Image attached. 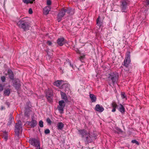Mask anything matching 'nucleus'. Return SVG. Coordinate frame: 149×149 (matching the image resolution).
<instances>
[{
  "instance_id": "nucleus-1",
  "label": "nucleus",
  "mask_w": 149,
  "mask_h": 149,
  "mask_svg": "<svg viewBox=\"0 0 149 149\" xmlns=\"http://www.w3.org/2000/svg\"><path fill=\"white\" fill-rule=\"evenodd\" d=\"M120 7L122 12H126L128 6L130 3V0H120Z\"/></svg>"
},
{
  "instance_id": "nucleus-2",
  "label": "nucleus",
  "mask_w": 149,
  "mask_h": 149,
  "mask_svg": "<svg viewBox=\"0 0 149 149\" xmlns=\"http://www.w3.org/2000/svg\"><path fill=\"white\" fill-rule=\"evenodd\" d=\"M17 25L19 28L22 29L24 31L29 29V23L25 20L19 21L17 23Z\"/></svg>"
},
{
  "instance_id": "nucleus-3",
  "label": "nucleus",
  "mask_w": 149,
  "mask_h": 149,
  "mask_svg": "<svg viewBox=\"0 0 149 149\" xmlns=\"http://www.w3.org/2000/svg\"><path fill=\"white\" fill-rule=\"evenodd\" d=\"M97 138V136L94 133H89L86 136L85 140L86 142L88 144L96 139Z\"/></svg>"
},
{
  "instance_id": "nucleus-4",
  "label": "nucleus",
  "mask_w": 149,
  "mask_h": 149,
  "mask_svg": "<svg viewBox=\"0 0 149 149\" xmlns=\"http://www.w3.org/2000/svg\"><path fill=\"white\" fill-rule=\"evenodd\" d=\"M118 77V73L115 72L109 74L108 78L109 80H111L113 83L114 84L117 81Z\"/></svg>"
},
{
  "instance_id": "nucleus-5",
  "label": "nucleus",
  "mask_w": 149,
  "mask_h": 149,
  "mask_svg": "<svg viewBox=\"0 0 149 149\" xmlns=\"http://www.w3.org/2000/svg\"><path fill=\"white\" fill-rule=\"evenodd\" d=\"M46 95L48 101L51 102L52 101L53 95L52 90L48 89L46 91Z\"/></svg>"
},
{
  "instance_id": "nucleus-6",
  "label": "nucleus",
  "mask_w": 149,
  "mask_h": 149,
  "mask_svg": "<svg viewBox=\"0 0 149 149\" xmlns=\"http://www.w3.org/2000/svg\"><path fill=\"white\" fill-rule=\"evenodd\" d=\"M66 9L62 8L60 12L58 14L57 17V20L58 22H60L62 18L64 16L66 13Z\"/></svg>"
},
{
  "instance_id": "nucleus-7",
  "label": "nucleus",
  "mask_w": 149,
  "mask_h": 149,
  "mask_svg": "<svg viewBox=\"0 0 149 149\" xmlns=\"http://www.w3.org/2000/svg\"><path fill=\"white\" fill-rule=\"evenodd\" d=\"M15 127V132L16 135L18 136L19 131L22 129L21 122L20 121L16 123Z\"/></svg>"
},
{
  "instance_id": "nucleus-8",
  "label": "nucleus",
  "mask_w": 149,
  "mask_h": 149,
  "mask_svg": "<svg viewBox=\"0 0 149 149\" xmlns=\"http://www.w3.org/2000/svg\"><path fill=\"white\" fill-rule=\"evenodd\" d=\"M13 86L17 90H18L21 86L20 82L19 81H17L16 80L14 81L13 83Z\"/></svg>"
},
{
  "instance_id": "nucleus-9",
  "label": "nucleus",
  "mask_w": 149,
  "mask_h": 149,
  "mask_svg": "<svg viewBox=\"0 0 149 149\" xmlns=\"http://www.w3.org/2000/svg\"><path fill=\"white\" fill-rule=\"evenodd\" d=\"M57 44L60 46H62L65 42V40L63 38H59L57 40Z\"/></svg>"
},
{
  "instance_id": "nucleus-10",
  "label": "nucleus",
  "mask_w": 149,
  "mask_h": 149,
  "mask_svg": "<svg viewBox=\"0 0 149 149\" xmlns=\"http://www.w3.org/2000/svg\"><path fill=\"white\" fill-rule=\"evenodd\" d=\"M28 124L31 127L33 128L37 125V123L36 120L32 118L31 121L28 122Z\"/></svg>"
},
{
  "instance_id": "nucleus-11",
  "label": "nucleus",
  "mask_w": 149,
  "mask_h": 149,
  "mask_svg": "<svg viewBox=\"0 0 149 149\" xmlns=\"http://www.w3.org/2000/svg\"><path fill=\"white\" fill-rule=\"evenodd\" d=\"M8 73L10 79L11 80H13L14 75L12 70L10 69L8 70Z\"/></svg>"
},
{
  "instance_id": "nucleus-12",
  "label": "nucleus",
  "mask_w": 149,
  "mask_h": 149,
  "mask_svg": "<svg viewBox=\"0 0 149 149\" xmlns=\"http://www.w3.org/2000/svg\"><path fill=\"white\" fill-rule=\"evenodd\" d=\"M118 110L122 113H124L125 112V108L123 105L121 104L118 105Z\"/></svg>"
},
{
  "instance_id": "nucleus-13",
  "label": "nucleus",
  "mask_w": 149,
  "mask_h": 149,
  "mask_svg": "<svg viewBox=\"0 0 149 149\" xmlns=\"http://www.w3.org/2000/svg\"><path fill=\"white\" fill-rule=\"evenodd\" d=\"M61 95L62 98L65 100V102H68V101L67 96L66 94L63 92L61 91Z\"/></svg>"
},
{
  "instance_id": "nucleus-14",
  "label": "nucleus",
  "mask_w": 149,
  "mask_h": 149,
  "mask_svg": "<svg viewBox=\"0 0 149 149\" xmlns=\"http://www.w3.org/2000/svg\"><path fill=\"white\" fill-rule=\"evenodd\" d=\"M111 107L113 108L112 110V111L114 112L116 111V108L118 107V105L117 104L116 102H113L111 104Z\"/></svg>"
},
{
  "instance_id": "nucleus-15",
  "label": "nucleus",
  "mask_w": 149,
  "mask_h": 149,
  "mask_svg": "<svg viewBox=\"0 0 149 149\" xmlns=\"http://www.w3.org/2000/svg\"><path fill=\"white\" fill-rule=\"evenodd\" d=\"M80 134L81 135L82 138L86 137V136L88 135V133L85 130H82L79 131Z\"/></svg>"
},
{
  "instance_id": "nucleus-16",
  "label": "nucleus",
  "mask_w": 149,
  "mask_h": 149,
  "mask_svg": "<svg viewBox=\"0 0 149 149\" xmlns=\"http://www.w3.org/2000/svg\"><path fill=\"white\" fill-rule=\"evenodd\" d=\"M95 109L97 111L102 112L104 110V108L102 106H100L99 104H97L96 106Z\"/></svg>"
},
{
  "instance_id": "nucleus-17",
  "label": "nucleus",
  "mask_w": 149,
  "mask_h": 149,
  "mask_svg": "<svg viewBox=\"0 0 149 149\" xmlns=\"http://www.w3.org/2000/svg\"><path fill=\"white\" fill-rule=\"evenodd\" d=\"M64 126V124L62 122H59L57 124V129L58 130H61Z\"/></svg>"
},
{
  "instance_id": "nucleus-18",
  "label": "nucleus",
  "mask_w": 149,
  "mask_h": 149,
  "mask_svg": "<svg viewBox=\"0 0 149 149\" xmlns=\"http://www.w3.org/2000/svg\"><path fill=\"white\" fill-rule=\"evenodd\" d=\"M130 59L125 58L124 61V66L127 68L129 64L130 63Z\"/></svg>"
},
{
  "instance_id": "nucleus-19",
  "label": "nucleus",
  "mask_w": 149,
  "mask_h": 149,
  "mask_svg": "<svg viewBox=\"0 0 149 149\" xmlns=\"http://www.w3.org/2000/svg\"><path fill=\"white\" fill-rule=\"evenodd\" d=\"M90 97L92 102H95L96 101V98L94 94H90Z\"/></svg>"
},
{
  "instance_id": "nucleus-20",
  "label": "nucleus",
  "mask_w": 149,
  "mask_h": 149,
  "mask_svg": "<svg viewBox=\"0 0 149 149\" xmlns=\"http://www.w3.org/2000/svg\"><path fill=\"white\" fill-rule=\"evenodd\" d=\"M50 10V8L49 7H47L43 9L44 13L46 15H47L49 13V12Z\"/></svg>"
},
{
  "instance_id": "nucleus-21",
  "label": "nucleus",
  "mask_w": 149,
  "mask_h": 149,
  "mask_svg": "<svg viewBox=\"0 0 149 149\" xmlns=\"http://www.w3.org/2000/svg\"><path fill=\"white\" fill-rule=\"evenodd\" d=\"M62 80H57L53 83L54 85L57 87H59L61 84Z\"/></svg>"
},
{
  "instance_id": "nucleus-22",
  "label": "nucleus",
  "mask_w": 149,
  "mask_h": 149,
  "mask_svg": "<svg viewBox=\"0 0 149 149\" xmlns=\"http://www.w3.org/2000/svg\"><path fill=\"white\" fill-rule=\"evenodd\" d=\"M10 89L9 88L6 89L4 91V93L5 95L9 96L10 95Z\"/></svg>"
},
{
  "instance_id": "nucleus-23",
  "label": "nucleus",
  "mask_w": 149,
  "mask_h": 149,
  "mask_svg": "<svg viewBox=\"0 0 149 149\" xmlns=\"http://www.w3.org/2000/svg\"><path fill=\"white\" fill-rule=\"evenodd\" d=\"M31 111L30 109L29 108H26L25 110V116L29 117L30 116V112Z\"/></svg>"
},
{
  "instance_id": "nucleus-24",
  "label": "nucleus",
  "mask_w": 149,
  "mask_h": 149,
  "mask_svg": "<svg viewBox=\"0 0 149 149\" xmlns=\"http://www.w3.org/2000/svg\"><path fill=\"white\" fill-rule=\"evenodd\" d=\"M100 16H99L97 18V21H96V23L97 24V26H98L99 28H98L100 29L101 26L102 25V22H101L100 21Z\"/></svg>"
},
{
  "instance_id": "nucleus-25",
  "label": "nucleus",
  "mask_w": 149,
  "mask_h": 149,
  "mask_svg": "<svg viewBox=\"0 0 149 149\" xmlns=\"http://www.w3.org/2000/svg\"><path fill=\"white\" fill-rule=\"evenodd\" d=\"M23 2L25 3L28 4L29 3H33L34 1H35V0H22Z\"/></svg>"
},
{
  "instance_id": "nucleus-26",
  "label": "nucleus",
  "mask_w": 149,
  "mask_h": 149,
  "mask_svg": "<svg viewBox=\"0 0 149 149\" xmlns=\"http://www.w3.org/2000/svg\"><path fill=\"white\" fill-rule=\"evenodd\" d=\"M59 106L64 107L65 105V103L63 100H61L59 101Z\"/></svg>"
},
{
  "instance_id": "nucleus-27",
  "label": "nucleus",
  "mask_w": 149,
  "mask_h": 149,
  "mask_svg": "<svg viewBox=\"0 0 149 149\" xmlns=\"http://www.w3.org/2000/svg\"><path fill=\"white\" fill-rule=\"evenodd\" d=\"M64 107L60 106H58V109L59 111L61 113H63V108Z\"/></svg>"
},
{
  "instance_id": "nucleus-28",
  "label": "nucleus",
  "mask_w": 149,
  "mask_h": 149,
  "mask_svg": "<svg viewBox=\"0 0 149 149\" xmlns=\"http://www.w3.org/2000/svg\"><path fill=\"white\" fill-rule=\"evenodd\" d=\"M121 95L122 98L123 99L125 98L126 99H127L126 96V95L125 93L124 92H121Z\"/></svg>"
},
{
  "instance_id": "nucleus-29",
  "label": "nucleus",
  "mask_w": 149,
  "mask_h": 149,
  "mask_svg": "<svg viewBox=\"0 0 149 149\" xmlns=\"http://www.w3.org/2000/svg\"><path fill=\"white\" fill-rule=\"evenodd\" d=\"M39 125L40 127H42L43 126V122L42 120H40L39 122Z\"/></svg>"
},
{
  "instance_id": "nucleus-30",
  "label": "nucleus",
  "mask_w": 149,
  "mask_h": 149,
  "mask_svg": "<svg viewBox=\"0 0 149 149\" xmlns=\"http://www.w3.org/2000/svg\"><path fill=\"white\" fill-rule=\"evenodd\" d=\"M46 120L47 123H48L49 125L51 124L52 122L49 118H47V119Z\"/></svg>"
},
{
  "instance_id": "nucleus-31",
  "label": "nucleus",
  "mask_w": 149,
  "mask_h": 149,
  "mask_svg": "<svg viewBox=\"0 0 149 149\" xmlns=\"http://www.w3.org/2000/svg\"><path fill=\"white\" fill-rule=\"evenodd\" d=\"M1 79L3 82H4L6 80V77L4 76H3L1 77Z\"/></svg>"
},
{
  "instance_id": "nucleus-32",
  "label": "nucleus",
  "mask_w": 149,
  "mask_h": 149,
  "mask_svg": "<svg viewBox=\"0 0 149 149\" xmlns=\"http://www.w3.org/2000/svg\"><path fill=\"white\" fill-rule=\"evenodd\" d=\"M66 12H67L69 14H70L72 11V9H66Z\"/></svg>"
},
{
  "instance_id": "nucleus-33",
  "label": "nucleus",
  "mask_w": 149,
  "mask_h": 149,
  "mask_svg": "<svg viewBox=\"0 0 149 149\" xmlns=\"http://www.w3.org/2000/svg\"><path fill=\"white\" fill-rule=\"evenodd\" d=\"M132 142L133 143H135L138 145H139V142L135 140H132Z\"/></svg>"
},
{
  "instance_id": "nucleus-34",
  "label": "nucleus",
  "mask_w": 149,
  "mask_h": 149,
  "mask_svg": "<svg viewBox=\"0 0 149 149\" xmlns=\"http://www.w3.org/2000/svg\"><path fill=\"white\" fill-rule=\"evenodd\" d=\"M45 133L46 134H49L50 132V130L48 129H46L45 130Z\"/></svg>"
},
{
  "instance_id": "nucleus-35",
  "label": "nucleus",
  "mask_w": 149,
  "mask_h": 149,
  "mask_svg": "<svg viewBox=\"0 0 149 149\" xmlns=\"http://www.w3.org/2000/svg\"><path fill=\"white\" fill-rule=\"evenodd\" d=\"M68 86L69 85L68 84L66 83L64 84H63L62 85V86L63 87H67L66 88L67 89V88L68 89Z\"/></svg>"
},
{
  "instance_id": "nucleus-36",
  "label": "nucleus",
  "mask_w": 149,
  "mask_h": 149,
  "mask_svg": "<svg viewBox=\"0 0 149 149\" xmlns=\"http://www.w3.org/2000/svg\"><path fill=\"white\" fill-rule=\"evenodd\" d=\"M9 119L10 121L9 122L8 124V125H10V124L11 123V121L12 119V116L11 115H10V116L9 118Z\"/></svg>"
},
{
  "instance_id": "nucleus-37",
  "label": "nucleus",
  "mask_w": 149,
  "mask_h": 149,
  "mask_svg": "<svg viewBox=\"0 0 149 149\" xmlns=\"http://www.w3.org/2000/svg\"><path fill=\"white\" fill-rule=\"evenodd\" d=\"M51 4V1L50 0H47V4L48 5H50Z\"/></svg>"
},
{
  "instance_id": "nucleus-38",
  "label": "nucleus",
  "mask_w": 149,
  "mask_h": 149,
  "mask_svg": "<svg viewBox=\"0 0 149 149\" xmlns=\"http://www.w3.org/2000/svg\"><path fill=\"white\" fill-rule=\"evenodd\" d=\"M29 13L30 14H32L33 13V11L31 8H30L29 10Z\"/></svg>"
},
{
  "instance_id": "nucleus-39",
  "label": "nucleus",
  "mask_w": 149,
  "mask_h": 149,
  "mask_svg": "<svg viewBox=\"0 0 149 149\" xmlns=\"http://www.w3.org/2000/svg\"><path fill=\"white\" fill-rule=\"evenodd\" d=\"M125 58H127V59H130V52L127 54V56L125 57Z\"/></svg>"
},
{
  "instance_id": "nucleus-40",
  "label": "nucleus",
  "mask_w": 149,
  "mask_h": 149,
  "mask_svg": "<svg viewBox=\"0 0 149 149\" xmlns=\"http://www.w3.org/2000/svg\"><path fill=\"white\" fill-rule=\"evenodd\" d=\"M47 43L49 45H51L52 44V43L50 41H47Z\"/></svg>"
},
{
  "instance_id": "nucleus-41",
  "label": "nucleus",
  "mask_w": 149,
  "mask_h": 149,
  "mask_svg": "<svg viewBox=\"0 0 149 149\" xmlns=\"http://www.w3.org/2000/svg\"><path fill=\"white\" fill-rule=\"evenodd\" d=\"M3 87L2 85V84H0V91H3Z\"/></svg>"
},
{
  "instance_id": "nucleus-42",
  "label": "nucleus",
  "mask_w": 149,
  "mask_h": 149,
  "mask_svg": "<svg viewBox=\"0 0 149 149\" xmlns=\"http://www.w3.org/2000/svg\"><path fill=\"white\" fill-rule=\"evenodd\" d=\"M5 104L8 107H9L10 105V104L9 102H6L5 103Z\"/></svg>"
},
{
  "instance_id": "nucleus-43",
  "label": "nucleus",
  "mask_w": 149,
  "mask_h": 149,
  "mask_svg": "<svg viewBox=\"0 0 149 149\" xmlns=\"http://www.w3.org/2000/svg\"><path fill=\"white\" fill-rule=\"evenodd\" d=\"M124 70H125V72L127 73H129V70L127 68V69H124Z\"/></svg>"
},
{
  "instance_id": "nucleus-44",
  "label": "nucleus",
  "mask_w": 149,
  "mask_h": 149,
  "mask_svg": "<svg viewBox=\"0 0 149 149\" xmlns=\"http://www.w3.org/2000/svg\"><path fill=\"white\" fill-rule=\"evenodd\" d=\"M84 56H81L79 57V59L81 61L83 59L84 57Z\"/></svg>"
},
{
  "instance_id": "nucleus-45",
  "label": "nucleus",
  "mask_w": 149,
  "mask_h": 149,
  "mask_svg": "<svg viewBox=\"0 0 149 149\" xmlns=\"http://www.w3.org/2000/svg\"><path fill=\"white\" fill-rule=\"evenodd\" d=\"M146 2L147 5H149V0H146Z\"/></svg>"
},
{
  "instance_id": "nucleus-46",
  "label": "nucleus",
  "mask_w": 149,
  "mask_h": 149,
  "mask_svg": "<svg viewBox=\"0 0 149 149\" xmlns=\"http://www.w3.org/2000/svg\"><path fill=\"white\" fill-rule=\"evenodd\" d=\"M5 109V107H4L2 106L1 107V110H3V109Z\"/></svg>"
},
{
  "instance_id": "nucleus-47",
  "label": "nucleus",
  "mask_w": 149,
  "mask_h": 149,
  "mask_svg": "<svg viewBox=\"0 0 149 149\" xmlns=\"http://www.w3.org/2000/svg\"><path fill=\"white\" fill-rule=\"evenodd\" d=\"M4 138L6 139V140L7 139V138L6 136H5L4 137Z\"/></svg>"
}]
</instances>
